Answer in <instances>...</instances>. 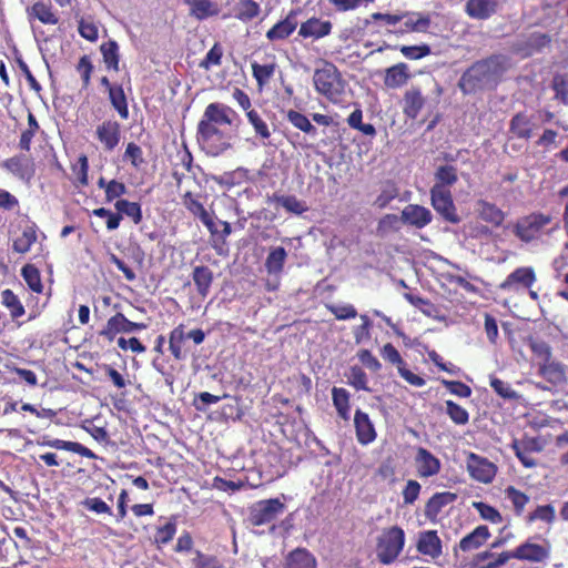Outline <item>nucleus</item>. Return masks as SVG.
<instances>
[{"mask_svg":"<svg viewBox=\"0 0 568 568\" xmlns=\"http://www.w3.org/2000/svg\"><path fill=\"white\" fill-rule=\"evenodd\" d=\"M236 112L226 104L210 103L197 124L196 139L207 154L217 156L232 146L231 126Z\"/></svg>","mask_w":568,"mask_h":568,"instance_id":"1","label":"nucleus"},{"mask_svg":"<svg viewBox=\"0 0 568 568\" xmlns=\"http://www.w3.org/2000/svg\"><path fill=\"white\" fill-rule=\"evenodd\" d=\"M506 59L493 55L473 63L460 77L459 88L465 94L494 89L506 71Z\"/></svg>","mask_w":568,"mask_h":568,"instance_id":"2","label":"nucleus"},{"mask_svg":"<svg viewBox=\"0 0 568 568\" xmlns=\"http://www.w3.org/2000/svg\"><path fill=\"white\" fill-rule=\"evenodd\" d=\"M548 555L549 551L544 546L527 541L518 546L514 551H504L498 555H495L490 551L479 552L477 555V561L479 564L489 560L487 565L481 566L480 568H496L506 564L510 558L527 560L531 562H540L546 559Z\"/></svg>","mask_w":568,"mask_h":568,"instance_id":"3","label":"nucleus"},{"mask_svg":"<svg viewBox=\"0 0 568 568\" xmlns=\"http://www.w3.org/2000/svg\"><path fill=\"white\" fill-rule=\"evenodd\" d=\"M315 90L333 103H339L345 93V81L338 69L329 62L314 71Z\"/></svg>","mask_w":568,"mask_h":568,"instance_id":"4","label":"nucleus"},{"mask_svg":"<svg viewBox=\"0 0 568 568\" xmlns=\"http://www.w3.org/2000/svg\"><path fill=\"white\" fill-rule=\"evenodd\" d=\"M405 531L399 526H390L381 530L376 537L375 554L383 565L393 564L404 549Z\"/></svg>","mask_w":568,"mask_h":568,"instance_id":"5","label":"nucleus"},{"mask_svg":"<svg viewBox=\"0 0 568 568\" xmlns=\"http://www.w3.org/2000/svg\"><path fill=\"white\" fill-rule=\"evenodd\" d=\"M285 511V505L280 498L258 500L248 508L247 521L252 526L273 524Z\"/></svg>","mask_w":568,"mask_h":568,"instance_id":"6","label":"nucleus"},{"mask_svg":"<svg viewBox=\"0 0 568 568\" xmlns=\"http://www.w3.org/2000/svg\"><path fill=\"white\" fill-rule=\"evenodd\" d=\"M430 200L434 210L447 222L459 223L460 217L456 212V206L449 190L442 185H434L430 189Z\"/></svg>","mask_w":568,"mask_h":568,"instance_id":"7","label":"nucleus"},{"mask_svg":"<svg viewBox=\"0 0 568 568\" xmlns=\"http://www.w3.org/2000/svg\"><path fill=\"white\" fill-rule=\"evenodd\" d=\"M466 468L469 476L479 483L489 484L497 474V466L476 453H468L466 458Z\"/></svg>","mask_w":568,"mask_h":568,"instance_id":"8","label":"nucleus"},{"mask_svg":"<svg viewBox=\"0 0 568 568\" xmlns=\"http://www.w3.org/2000/svg\"><path fill=\"white\" fill-rule=\"evenodd\" d=\"M545 361L539 365V374L551 385L561 386L568 382V366L551 359L550 347H545Z\"/></svg>","mask_w":568,"mask_h":568,"instance_id":"9","label":"nucleus"},{"mask_svg":"<svg viewBox=\"0 0 568 568\" xmlns=\"http://www.w3.org/2000/svg\"><path fill=\"white\" fill-rule=\"evenodd\" d=\"M146 327V324L131 322L122 313H116L108 320L106 325L100 332V335L104 336L109 341H113L119 333L130 334L145 329Z\"/></svg>","mask_w":568,"mask_h":568,"instance_id":"10","label":"nucleus"},{"mask_svg":"<svg viewBox=\"0 0 568 568\" xmlns=\"http://www.w3.org/2000/svg\"><path fill=\"white\" fill-rule=\"evenodd\" d=\"M550 222V217L544 214H531L521 221H519L515 226V234L524 242H530L538 233L541 231L544 226H546Z\"/></svg>","mask_w":568,"mask_h":568,"instance_id":"11","label":"nucleus"},{"mask_svg":"<svg viewBox=\"0 0 568 568\" xmlns=\"http://www.w3.org/2000/svg\"><path fill=\"white\" fill-rule=\"evenodd\" d=\"M536 282V274L532 267H518L513 271L499 288L508 292H518L520 288H530Z\"/></svg>","mask_w":568,"mask_h":568,"instance_id":"12","label":"nucleus"},{"mask_svg":"<svg viewBox=\"0 0 568 568\" xmlns=\"http://www.w3.org/2000/svg\"><path fill=\"white\" fill-rule=\"evenodd\" d=\"M429 106L427 98L422 93L419 88L412 87L404 93L402 108L406 118L415 120L420 112Z\"/></svg>","mask_w":568,"mask_h":568,"instance_id":"13","label":"nucleus"},{"mask_svg":"<svg viewBox=\"0 0 568 568\" xmlns=\"http://www.w3.org/2000/svg\"><path fill=\"white\" fill-rule=\"evenodd\" d=\"M95 135L105 151H113L121 140V125L114 120H105L97 126Z\"/></svg>","mask_w":568,"mask_h":568,"instance_id":"14","label":"nucleus"},{"mask_svg":"<svg viewBox=\"0 0 568 568\" xmlns=\"http://www.w3.org/2000/svg\"><path fill=\"white\" fill-rule=\"evenodd\" d=\"M550 41L549 34L535 31L519 39L515 44V49L523 55L529 57L548 47Z\"/></svg>","mask_w":568,"mask_h":568,"instance_id":"15","label":"nucleus"},{"mask_svg":"<svg viewBox=\"0 0 568 568\" xmlns=\"http://www.w3.org/2000/svg\"><path fill=\"white\" fill-rule=\"evenodd\" d=\"M37 444L39 446L51 447L59 450L72 452L79 454L80 456L88 457L91 459L97 458V455L91 449L77 442H68L59 438H51L48 435H43L37 440Z\"/></svg>","mask_w":568,"mask_h":568,"instance_id":"16","label":"nucleus"},{"mask_svg":"<svg viewBox=\"0 0 568 568\" xmlns=\"http://www.w3.org/2000/svg\"><path fill=\"white\" fill-rule=\"evenodd\" d=\"M415 465L418 475L423 478H428L437 475L442 468L440 460L424 447L417 448V453L415 456Z\"/></svg>","mask_w":568,"mask_h":568,"instance_id":"17","label":"nucleus"},{"mask_svg":"<svg viewBox=\"0 0 568 568\" xmlns=\"http://www.w3.org/2000/svg\"><path fill=\"white\" fill-rule=\"evenodd\" d=\"M433 220L432 212L418 204L406 205L400 213V221L416 229H423Z\"/></svg>","mask_w":568,"mask_h":568,"instance_id":"18","label":"nucleus"},{"mask_svg":"<svg viewBox=\"0 0 568 568\" xmlns=\"http://www.w3.org/2000/svg\"><path fill=\"white\" fill-rule=\"evenodd\" d=\"M354 426L356 438L359 444L366 446L376 439L377 434L375 426L368 414L365 412L356 409L354 415Z\"/></svg>","mask_w":568,"mask_h":568,"instance_id":"19","label":"nucleus"},{"mask_svg":"<svg viewBox=\"0 0 568 568\" xmlns=\"http://www.w3.org/2000/svg\"><path fill=\"white\" fill-rule=\"evenodd\" d=\"M498 0H467L466 13L477 20H486L497 12Z\"/></svg>","mask_w":568,"mask_h":568,"instance_id":"20","label":"nucleus"},{"mask_svg":"<svg viewBox=\"0 0 568 568\" xmlns=\"http://www.w3.org/2000/svg\"><path fill=\"white\" fill-rule=\"evenodd\" d=\"M332 31V23L317 18H311L300 27L298 34L303 38L321 39Z\"/></svg>","mask_w":568,"mask_h":568,"instance_id":"21","label":"nucleus"},{"mask_svg":"<svg viewBox=\"0 0 568 568\" xmlns=\"http://www.w3.org/2000/svg\"><path fill=\"white\" fill-rule=\"evenodd\" d=\"M511 448L516 457L520 460L524 467L532 468L537 465L536 460L531 457V452H539L540 447L537 446L535 439L514 440Z\"/></svg>","mask_w":568,"mask_h":568,"instance_id":"22","label":"nucleus"},{"mask_svg":"<svg viewBox=\"0 0 568 568\" xmlns=\"http://www.w3.org/2000/svg\"><path fill=\"white\" fill-rule=\"evenodd\" d=\"M267 203L270 205L275 204L282 206L287 212L296 215H301L308 210L306 203L298 200L294 195H283L278 193H273L267 197Z\"/></svg>","mask_w":568,"mask_h":568,"instance_id":"23","label":"nucleus"},{"mask_svg":"<svg viewBox=\"0 0 568 568\" xmlns=\"http://www.w3.org/2000/svg\"><path fill=\"white\" fill-rule=\"evenodd\" d=\"M417 550L423 555L433 558L442 554V541L435 530H427L419 534Z\"/></svg>","mask_w":568,"mask_h":568,"instance_id":"24","label":"nucleus"},{"mask_svg":"<svg viewBox=\"0 0 568 568\" xmlns=\"http://www.w3.org/2000/svg\"><path fill=\"white\" fill-rule=\"evenodd\" d=\"M283 568H317V561L308 550L296 548L286 556Z\"/></svg>","mask_w":568,"mask_h":568,"instance_id":"25","label":"nucleus"},{"mask_svg":"<svg viewBox=\"0 0 568 568\" xmlns=\"http://www.w3.org/2000/svg\"><path fill=\"white\" fill-rule=\"evenodd\" d=\"M296 27L295 14L290 13L284 20L278 21L266 32V38L270 41L284 40L295 31Z\"/></svg>","mask_w":568,"mask_h":568,"instance_id":"26","label":"nucleus"},{"mask_svg":"<svg viewBox=\"0 0 568 568\" xmlns=\"http://www.w3.org/2000/svg\"><path fill=\"white\" fill-rule=\"evenodd\" d=\"M287 258V252L283 246L271 247L264 266L270 275L280 276Z\"/></svg>","mask_w":568,"mask_h":568,"instance_id":"27","label":"nucleus"},{"mask_svg":"<svg viewBox=\"0 0 568 568\" xmlns=\"http://www.w3.org/2000/svg\"><path fill=\"white\" fill-rule=\"evenodd\" d=\"M409 78L408 67L405 63H397L386 69L384 84L387 88L396 89L403 87Z\"/></svg>","mask_w":568,"mask_h":568,"instance_id":"28","label":"nucleus"},{"mask_svg":"<svg viewBox=\"0 0 568 568\" xmlns=\"http://www.w3.org/2000/svg\"><path fill=\"white\" fill-rule=\"evenodd\" d=\"M477 212L481 220L495 226L501 225L505 220V214L499 207L484 200L477 202Z\"/></svg>","mask_w":568,"mask_h":568,"instance_id":"29","label":"nucleus"},{"mask_svg":"<svg viewBox=\"0 0 568 568\" xmlns=\"http://www.w3.org/2000/svg\"><path fill=\"white\" fill-rule=\"evenodd\" d=\"M192 278L201 297H206L213 282V272L207 266H195Z\"/></svg>","mask_w":568,"mask_h":568,"instance_id":"30","label":"nucleus"},{"mask_svg":"<svg viewBox=\"0 0 568 568\" xmlns=\"http://www.w3.org/2000/svg\"><path fill=\"white\" fill-rule=\"evenodd\" d=\"M456 499V495L453 493H437L426 504L425 515L427 518L434 519L438 516L442 509L452 504Z\"/></svg>","mask_w":568,"mask_h":568,"instance_id":"31","label":"nucleus"},{"mask_svg":"<svg viewBox=\"0 0 568 568\" xmlns=\"http://www.w3.org/2000/svg\"><path fill=\"white\" fill-rule=\"evenodd\" d=\"M488 537V528L486 526H478L460 540L459 548L463 551L477 549L487 540Z\"/></svg>","mask_w":568,"mask_h":568,"instance_id":"32","label":"nucleus"},{"mask_svg":"<svg viewBox=\"0 0 568 568\" xmlns=\"http://www.w3.org/2000/svg\"><path fill=\"white\" fill-rule=\"evenodd\" d=\"M349 397L351 396L347 389L342 387H333V405L336 408L338 416L344 420H348L351 417Z\"/></svg>","mask_w":568,"mask_h":568,"instance_id":"33","label":"nucleus"},{"mask_svg":"<svg viewBox=\"0 0 568 568\" xmlns=\"http://www.w3.org/2000/svg\"><path fill=\"white\" fill-rule=\"evenodd\" d=\"M404 297L408 303L418 308L424 315L436 320L440 318L438 307L434 305L429 300L423 298L422 296L412 293H405Z\"/></svg>","mask_w":568,"mask_h":568,"instance_id":"34","label":"nucleus"},{"mask_svg":"<svg viewBox=\"0 0 568 568\" xmlns=\"http://www.w3.org/2000/svg\"><path fill=\"white\" fill-rule=\"evenodd\" d=\"M100 50L106 69L119 71L120 54L116 41L109 40L108 42L102 43Z\"/></svg>","mask_w":568,"mask_h":568,"instance_id":"35","label":"nucleus"},{"mask_svg":"<svg viewBox=\"0 0 568 568\" xmlns=\"http://www.w3.org/2000/svg\"><path fill=\"white\" fill-rule=\"evenodd\" d=\"M37 241V232H36V225H27L22 234L18 236L12 244V248L14 252L24 254L27 253L32 244Z\"/></svg>","mask_w":568,"mask_h":568,"instance_id":"36","label":"nucleus"},{"mask_svg":"<svg viewBox=\"0 0 568 568\" xmlns=\"http://www.w3.org/2000/svg\"><path fill=\"white\" fill-rule=\"evenodd\" d=\"M109 99L120 118L126 120L129 118V108L126 97L121 84H118L115 88H110Z\"/></svg>","mask_w":568,"mask_h":568,"instance_id":"37","label":"nucleus"},{"mask_svg":"<svg viewBox=\"0 0 568 568\" xmlns=\"http://www.w3.org/2000/svg\"><path fill=\"white\" fill-rule=\"evenodd\" d=\"M252 73L254 79L257 82V85L260 89H262L264 85H266L271 78L274 75L276 70V63L270 62L265 64H260L256 61L252 62Z\"/></svg>","mask_w":568,"mask_h":568,"instance_id":"38","label":"nucleus"},{"mask_svg":"<svg viewBox=\"0 0 568 568\" xmlns=\"http://www.w3.org/2000/svg\"><path fill=\"white\" fill-rule=\"evenodd\" d=\"M287 121L301 130L302 132L315 136L317 134L316 128L311 123L307 116L295 110H288L286 113Z\"/></svg>","mask_w":568,"mask_h":568,"instance_id":"39","label":"nucleus"},{"mask_svg":"<svg viewBox=\"0 0 568 568\" xmlns=\"http://www.w3.org/2000/svg\"><path fill=\"white\" fill-rule=\"evenodd\" d=\"M510 131L519 139H529L531 136V122L523 113H517L510 121Z\"/></svg>","mask_w":568,"mask_h":568,"instance_id":"40","label":"nucleus"},{"mask_svg":"<svg viewBox=\"0 0 568 568\" xmlns=\"http://www.w3.org/2000/svg\"><path fill=\"white\" fill-rule=\"evenodd\" d=\"M116 211L122 215L130 217L134 224H139L142 221V209L136 202H130L128 200H118L114 204Z\"/></svg>","mask_w":568,"mask_h":568,"instance_id":"41","label":"nucleus"},{"mask_svg":"<svg viewBox=\"0 0 568 568\" xmlns=\"http://www.w3.org/2000/svg\"><path fill=\"white\" fill-rule=\"evenodd\" d=\"M21 275L31 291L36 293L42 292L43 285L41 282V275L39 270L34 265H24L21 270Z\"/></svg>","mask_w":568,"mask_h":568,"instance_id":"42","label":"nucleus"},{"mask_svg":"<svg viewBox=\"0 0 568 568\" xmlns=\"http://www.w3.org/2000/svg\"><path fill=\"white\" fill-rule=\"evenodd\" d=\"M1 302L10 311L12 318H18L24 314L23 305L11 290L2 291Z\"/></svg>","mask_w":568,"mask_h":568,"instance_id":"43","label":"nucleus"},{"mask_svg":"<svg viewBox=\"0 0 568 568\" xmlns=\"http://www.w3.org/2000/svg\"><path fill=\"white\" fill-rule=\"evenodd\" d=\"M186 338L184 326L179 325L170 333V339H169V348L174 356L175 359H182L184 358V355L182 353V343Z\"/></svg>","mask_w":568,"mask_h":568,"instance_id":"44","label":"nucleus"},{"mask_svg":"<svg viewBox=\"0 0 568 568\" xmlns=\"http://www.w3.org/2000/svg\"><path fill=\"white\" fill-rule=\"evenodd\" d=\"M30 14L44 24H57L59 21L51 7L44 2H36L30 9Z\"/></svg>","mask_w":568,"mask_h":568,"instance_id":"45","label":"nucleus"},{"mask_svg":"<svg viewBox=\"0 0 568 568\" xmlns=\"http://www.w3.org/2000/svg\"><path fill=\"white\" fill-rule=\"evenodd\" d=\"M176 534V517L172 516L169 521L156 528L154 541L158 545H168Z\"/></svg>","mask_w":568,"mask_h":568,"instance_id":"46","label":"nucleus"},{"mask_svg":"<svg viewBox=\"0 0 568 568\" xmlns=\"http://www.w3.org/2000/svg\"><path fill=\"white\" fill-rule=\"evenodd\" d=\"M186 2L191 6L192 14L200 20L217 12L215 6L210 0H187Z\"/></svg>","mask_w":568,"mask_h":568,"instance_id":"47","label":"nucleus"},{"mask_svg":"<svg viewBox=\"0 0 568 568\" xmlns=\"http://www.w3.org/2000/svg\"><path fill=\"white\" fill-rule=\"evenodd\" d=\"M436 183L443 187L453 185L457 182V170L453 165H440L435 173Z\"/></svg>","mask_w":568,"mask_h":568,"instance_id":"48","label":"nucleus"},{"mask_svg":"<svg viewBox=\"0 0 568 568\" xmlns=\"http://www.w3.org/2000/svg\"><path fill=\"white\" fill-rule=\"evenodd\" d=\"M191 565L192 568H223V564L216 556L204 554L200 550L194 551Z\"/></svg>","mask_w":568,"mask_h":568,"instance_id":"49","label":"nucleus"},{"mask_svg":"<svg viewBox=\"0 0 568 568\" xmlns=\"http://www.w3.org/2000/svg\"><path fill=\"white\" fill-rule=\"evenodd\" d=\"M446 414L457 425H466L469 420L468 412L453 400H446Z\"/></svg>","mask_w":568,"mask_h":568,"instance_id":"50","label":"nucleus"},{"mask_svg":"<svg viewBox=\"0 0 568 568\" xmlns=\"http://www.w3.org/2000/svg\"><path fill=\"white\" fill-rule=\"evenodd\" d=\"M490 387L504 399H517L519 395L513 389L509 383L504 382L495 376H490Z\"/></svg>","mask_w":568,"mask_h":568,"instance_id":"51","label":"nucleus"},{"mask_svg":"<svg viewBox=\"0 0 568 568\" xmlns=\"http://www.w3.org/2000/svg\"><path fill=\"white\" fill-rule=\"evenodd\" d=\"M260 13V6L254 0H242L237 7L236 17L242 21H251Z\"/></svg>","mask_w":568,"mask_h":568,"instance_id":"52","label":"nucleus"},{"mask_svg":"<svg viewBox=\"0 0 568 568\" xmlns=\"http://www.w3.org/2000/svg\"><path fill=\"white\" fill-rule=\"evenodd\" d=\"M246 116L248 122L253 125L255 133L262 139H268L271 132L268 130L265 121L260 116L258 112L255 110H248L246 112Z\"/></svg>","mask_w":568,"mask_h":568,"instance_id":"53","label":"nucleus"},{"mask_svg":"<svg viewBox=\"0 0 568 568\" xmlns=\"http://www.w3.org/2000/svg\"><path fill=\"white\" fill-rule=\"evenodd\" d=\"M123 160H129L134 169L141 168V165L144 163L143 151L141 146L134 142L128 143Z\"/></svg>","mask_w":568,"mask_h":568,"instance_id":"54","label":"nucleus"},{"mask_svg":"<svg viewBox=\"0 0 568 568\" xmlns=\"http://www.w3.org/2000/svg\"><path fill=\"white\" fill-rule=\"evenodd\" d=\"M348 383L356 389L369 390V388L367 386V383H368L367 375L358 366L351 367L349 374H348Z\"/></svg>","mask_w":568,"mask_h":568,"instance_id":"55","label":"nucleus"},{"mask_svg":"<svg viewBox=\"0 0 568 568\" xmlns=\"http://www.w3.org/2000/svg\"><path fill=\"white\" fill-rule=\"evenodd\" d=\"M398 189L395 186V184L387 183L383 186L379 195L376 197L374 204L379 207L384 209L388 205L390 201L396 199L398 196Z\"/></svg>","mask_w":568,"mask_h":568,"instance_id":"56","label":"nucleus"},{"mask_svg":"<svg viewBox=\"0 0 568 568\" xmlns=\"http://www.w3.org/2000/svg\"><path fill=\"white\" fill-rule=\"evenodd\" d=\"M77 71L82 79V88L87 89L90 85L93 64L89 55H82L77 64Z\"/></svg>","mask_w":568,"mask_h":568,"instance_id":"57","label":"nucleus"},{"mask_svg":"<svg viewBox=\"0 0 568 568\" xmlns=\"http://www.w3.org/2000/svg\"><path fill=\"white\" fill-rule=\"evenodd\" d=\"M474 508L479 513L480 517L490 523L497 524L501 521V516L497 509L483 503L476 501L473 504Z\"/></svg>","mask_w":568,"mask_h":568,"instance_id":"58","label":"nucleus"},{"mask_svg":"<svg viewBox=\"0 0 568 568\" xmlns=\"http://www.w3.org/2000/svg\"><path fill=\"white\" fill-rule=\"evenodd\" d=\"M327 308L339 321L357 316V311L352 304L328 305Z\"/></svg>","mask_w":568,"mask_h":568,"instance_id":"59","label":"nucleus"},{"mask_svg":"<svg viewBox=\"0 0 568 568\" xmlns=\"http://www.w3.org/2000/svg\"><path fill=\"white\" fill-rule=\"evenodd\" d=\"M359 318L362 324L356 326L353 332L356 344H361L371 338L372 322L369 317L366 314H361Z\"/></svg>","mask_w":568,"mask_h":568,"instance_id":"60","label":"nucleus"},{"mask_svg":"<svg viewBox=\"0 0 568 568\" xmlns=\"http://www.w3.org/2000/svg\"><path fill=\"white\" fill-rule=\"evenodd\" d=\"M505 493L507 498L513 503L516 513L520 514L529 500L528 496L513 486L508 487Z\"/></svg>","mask_w":568,"mask_h":568,"instance_id":"61","label":"nucleus"},{"mask_svg":"<svg viewBox=\"0 0 568 568\" xmlns=\"http://www.w3.org/2000/svg\"><path fill=\"white\" fill-rule=\"evenodd\" d=\"M430 24V19L427 16L413 13L405 22V26L415 32H425Z\"/></svg>","mask_w":568,"mask_h":568,"instance_id":"62","label":"nucleus"},{"mask_svg":"<svg viewBox=\"0 0 568 568\" xmlns=\"http://www.w3.org/2000/svg\"><path fill=\"white\" fill-rule=\"evenodd\" d=\"M381 355L386 362L396 365L397 369L405 364L399 352L390 343H387L383 346L381 349Z\"/></svg>","mask_w":568,"mask_h":568,"instance_id":"63","label":"nucleus"},{"mask_svg":"<svg viewBox=\"0 0 568 568\" xmlns=\"http://www.w3.org/2000/svg\"><path fill=\"white\" fill-rule=\"evenodd\" d=\"M400 52L410 60L422 59L430 53V48L427 44L422 45H403Z\"/></svg>","mask_w":568,"mask_h":568,"instance_id":"64","label":"nucleus"}]
</instances>
